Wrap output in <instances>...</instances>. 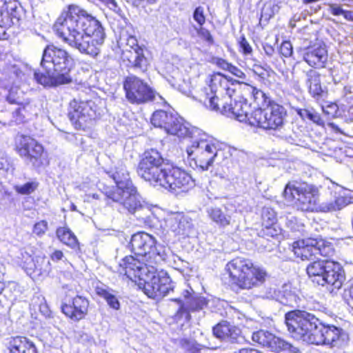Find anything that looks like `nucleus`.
Instances as JSON below:
<instances>
[{
  "label": "nucleus",
  "instance_id": "obj_12",
  "mask_svg": "<svg viewBox=\"0 0 353 353\" xmlns=\"http://www.w3.org/2000/svg\"><path fill=\"white\" fill-rule=\"evenodd\" d=\"M122 49V59L128 62V66L141 72L148 69V61L143 54V48L138 45L134 36L123 34L118 41Z\"/></svg>",
  "mask_w": 353,
  "mask_h": 353
},
{
  "label": "nucleus",
  "instance_id": "obj_40",
  "mask_svg": "<svg viewBox=\"0 0 353 353\" xmlns=\"http://www.w3.org/2000/svg\"><path fill=\"white\" fill-rule=\"evenodd\" d=\"M279 7L272 2L265 3L261 10V21H268L274 15L279 12Z\"/></svg>",
  "mask_w": 353,
  "mask_h": 353
},
{
  "label": "nucleus",
  "instance_id": "obj_27",
  "mask_svg": "<svg viewBox=\"0 0 353 353\" xmlns=\"http://www.w3.org/2000/svg\"><path fill=\"white\" fill-rule=\"evenodd\" d=\"M252 339L254 342L267 347L275 352H278V347H279L283 340L270 332L263 330L254 332Z\"/></svg>",
  "mask_w": 353,
  "mask_h": 353
},
{
  "label": "nucleus",
  "instance_id": "obj_9",
  "mask_svg": "<svg viewBox=\"0 0 353 353\" xmlns=\"http://www.w3.org/2000/svg\"><path fill=\"white\" fill-rule=\"evenodd\" d=\"M287 112L276 103H270L265 108H259L251 112L250 125L265 130H281L285 123Z\"/></svg>",
  "mask_w": 353,
  "mask_h": 353
},
{
  "label": "nucleus",
  "instance_id": "obj_54",
  "mask_svg": "<svg viewBox=\"0 0 353 353\" xmlns=\"http://www.w3.org/2000/svg\"><path fill=\"white\" fill-rule=\"evenodd\" d=\"M180 343L185 350L192 352V353L195 352L196 348L194 347V343L192 341L183 339L181 340Z\"/></svg>",
  "mask_w": 353,
  "mask_h": 353
},
{
  "label": "nucleus",
  "instance_id": "obj_61",
  "mask_svg": "<svg viewBox=\"0 0 353 353\" xmlns=\"http://www.w3.org/2000/svg\"><path fill=\"white\" fill-rule=\"evenodd\" d=\"M7 165V160L3 156L0 157V170L3 169Z\"/></svg>",
  "mask_w": 353,
  "mask_h": 353
},
{
  "label": "nucleus",
  "instance_id": "obj_50",
  "mask_svg": "<svg viewBox=\"0 0 353 353\" xmlns=\"http://www.w3.org/2000/svg\"><path fill=\"white\" fill-rule=\"evenodd\" d=\"M193 18L200 26L205 23V17L204 16V9L203 7L199 6L195 9Z\"/></svg>",
  "mask_w": 353,
  "mask_h": 353
},
{
  "label": "nucleus",
  "instance_id": "obj_31",
  "mask_svg": "<svg viewBox=\"0 0 353 353\" xmlns=\"http://www.w3.org/2000/svg\"><path fill=\"white\" fill-rule=\"evenodd\" d=\"M170 221L177 223V228L172 225L173 230L181 234H188L193 227L191 219L181 214H174L170 217Z\"/></svg>",
  "mask_w": 353,
  "mask_h": 353
},
{
  "label": "nucleus",
  "instance_id": "obj_56",
  "mask_svg": "<svg viewBox=\"0 0 353 353\" xmlns=\"http://www.w3.org/2000/svg\"><path fill=\"white\" fill-rule=\"evenodd\" d=\"M125 1H126V2H128L129 4L132 5V6L138 7L139 6H140V4L142 1H146L149 3H153L157 0H125Z\"/></svg>",
  "mask_w": 353,
  "mask_h": 353
},
{
  "label": "nucleus",
  "instance_id": "obj_24",
  "mask_svg": "<svg viewBox=\"0 0 353 353\" xmlns=\"http://www.w3.org/2000/svg\"><path fill=\"white\" fill-rule=\"evenodd\" d=\"M89 301L81 296H77L71 303L63 304L61 306L62 312L73 321H79L85 317L88 313Z\"/></svg>",
  "mask_w": 353,
  "mask_h": 353
},
{
  "label": "nucleus",
  "instance_id": "obj_10",
  "mask_svg": "<svg viewBox=\"0 0 353 353\" xmlns=\"http://www.w3.org/2000/svg\"><path fill=\"white\" fill-rule=\"evenodd\" d=\"M167 166L160 152L151 149L143 153L138 165L137 173L152 185L158 186Z\"/></svg>",
  "mask_w": 353,
  "mask_h": 353
},
{
  "label": "nucleus",
  "instance_id": "obj_46",
  "mask_svg": "<svg viewBox=\"0 0 353 353\" xmlns=\"http://www.w3.org/2000/svg\"><path fill=\"white\" fill-rule=\"evenodd\" d=\"M217 63L223 67L226 65L228 70L237 77L243 78L245 76L244 73L240 69H239L236 66L230 65L228 63H227L225 60L222 59H219Z\"/></svg>",
  "mask_w": 353,
  "mask_h": 353
},
{
  "label": "nucleus",
  "instance_id": "obj_36",
  "mask_svg": "<svg viewBox=\"0 0 353 353\" xmlns=\"http://www.w3.org/2000/svg\"><path fill=\"white\" fill-rule=\"evenodd\" d=\"M95 292L97 295L100 297L104 299L108 305L114 309L119 310L120 307V303L118 301L117 298L114 294H113L110 290L108 288H104L102 286H97L95 288Z\"/></svg>",
  "mask_w": 353,
  "mask_h": 353
},
{
  "label": "nucleus",
  "instance_id": "obj_37",
  "mask_svg": "<svg viewBox=\"0 0 353 353\" xmlns=\"http://www.w3.org/2000/svg\"><path fill=\"white\" fill-rule=\"evenodd\" d=\"M296 112L303 120H308L319 125H323L324 122L321 115L312 108H296Z\"/></svg>",
  "mask_w": 353,
  "mask_h": 353
},
{
  "label": "nucleus",
  "instance_id": "obj_34",
  "mask_svg": "<svg viewBox=\"0 0 353 353\" xmlns=\"http://www.w3.org/2000/svg\"><path fill=\"white\" fill-rule=\"evenodd\" d=\"M167 133L176 135L179 137L188 135L190 132V129L183 123L182 119L174 115L172 122L167 127Z\"/></svg>",
  "mask_w": 353,
  "mask_h": 353
},
{
  "label": "nucleus",
  "instance_id": "obj_16",
  "mask_svg": "<svg viewBox=\"0 0 353 353\" xmlns=\"http://www.w3.org/2000/svg\"><path fill=\"white\" fill-rule=\"evenodd\" d=\"M141 280L144 281L143 292L150 298L159 300L173 290V285L167 272H157L156 268L154 273L148 272Z\"/></svg>",
  "mask_w": 353,
  "mask_h": 353
},
{
  "label": "nucleus",
  "instance_id": "obj_14",
  "mask_svg": "<svg viewBox=\"0 0 353 353\" xmlns=\"http://www.w3.org/2000/svg\"><path fill=\"white\" fill-rule=\"evenodd\" d=\"M158 186L170 192H187L194 186V181L185 170L168 165Z\"/></svg>",
  "mask_w": 353,
  "mask_h": 353
},
{
  "label": "nucleus",
  "instance_id": "obj_64",
  "mask_svg": "<svg viewBox=\"0 0 353 353\" xmlns=\"http://www.w3.org/2000/svg\"><path fill=\"white\" fill-rule=\"evenodd\" d=\"M259 353H261V352H260L259 351Z\"/></svg>",
  "mask_w": 353,
  "mask_h": 353
},
{
  "label": "nucleus",
  "instance_id": "obj_59",
  "mask_svg": "<svg viewBox=\"0 0 353 353\" xmlns=\"http://www.w3.org/2000/svg\"><path fill=\"white\" fill-rule=\"evenodd\" d=\"M344 18L348 21H353V12L352 11H347L343 10V12L342 14Z\"/></svg>",
  "mask_w": 353,
  "mask_h": 353
},
{
  "label": "nucleus",
  "instance_id": "obj_51",
  "mask_svg": "<svg viewBox=\"0 0 353 353\" xmlns=\"http://www.w3.org/2000/svg\"><path fill=\"white\" fill-rule=\"evenodd\" d=\"M198 34L203 40H205L209 45L214 44V39L209 30L204 28H201L197 31Z\"/></svg>",
  "mask_w": 353,
  "mask_h": 353
},
{
  "label": "nucleus",
  "instance_id": "obj_11",
  "mask_svg": "<svg viewBox=\"0 0 353 353\" xmlns=\"http://www.w3.org/2000/svg\"><path fill=\"white\" fill-rule=\"evenodd\" d=\"M219 144L212 140L201 138L195 140L187 148L189 157H192L198 167L207 170L212 165L221 152Z\"/></svg>",
  "mask_w": 353,
  "mask_h": 353
},
{
  "label": "nucleus",
  "instance_id": "obj_3",
  "mask_svg": "<svg viewBox=\"0 0 353 353\" xmlns=\"http://www.w3.org/2000/svg\"><path fill=\"white\" fill-rule=\"evenodd\" d=\"M232 85L224 75L215 73L210 76L209 84L198 92L196 97L209 110L250 123V107L242 100L232 103L231 97L234 92Z\"/></svg>",
  "mask_w": 353,
  "mask_h": 353
},
{
  "label": "nucleus",
  "instance_id": "obj_29",
  "mask_svg": "<svg viewBox=\"0 0 353 353\" xmlns=\"http://www.w3.org/2000/svg\"><path fill=\"white\" fill-rule=\"evenodd\" d=\"M206 213L208 218L219 228H225L232 224L231 216L219 207H208Z\"/></svg>",
  "mask_w": 353,
  "mask_h": 353
},
{
  "label": "nucleus",
  "instance_id": "obj_1",
  "mask_svg": "<svg viewBox=\"0 0 353 353\" xmlns=\"http://www.w3.org/2000/svg\"><path fill=\"white\" fill-rule=\"evenodd\" d=\"M54 29L68 46L92 57L100 53L105 38L101 23L76 5H70L61 14Z\"/></svg>",
  "mask_w": 353,
  "mask_h": 353
},
{
  "label": "nucleus",
  "instance_id": "obj_30",
  "mask_svg": "<svg viewBox=\"0 0 353 353\" xmlns=\"http://www.w3.org/2000/svg\"><path fill=\"white\" fill-rule=\"evenodd\" d=\"M352 198L347 196H338L334 200L322 203L319 205V211L323 212L341 210L352 203Z\"/></svg>",
  "mask_w": 353,
  "mask_h": 353
},
{
  "label": "nucleus",
  "instance_id": "obj_19",
  "mask_svg": "<svg viewBox=\"0 0 353 353\" xmlns=\"http://www.w3.org/2000/svg\"><path fill=\"white\" fill-rule=\"evenodd\" d=\"M91 103L92 102H79L76 100L70 102L68 117L75 128L85 130L94 119L96 113Z\"/></svg>",
  "mask_w": 353,
  "mask_h": 353
},
{
  "label": "nucleus",
  "instance_id": "obj_6",
  "mask_svg": "<svg viewBox=\"0 0 353 353\" xmlns=\"http://www.w3.org/2000/svg\"><path fill=\"white\" fill-rule=\"evenodd\" d=\"M233 284L241 290H251L263 285L269 275L266 270L248 259L236 257L227 264Z\"/></svg>",
  "mask_w": 353,
  "mask_h": 353
},
{
  "label": "nucleus",
  "instance_id": "obj_32",
  "mask_svg": "<svg viewBox=\"0 0 353 353\" xmlns=\"http://www.w3.org/2000/svg\"><path fill=\"white\" fill-rule=\"evenodd\" d=\"M174 114L163 110H157L154 112L151 118V123L155 127L163 128L165 131L167 127L173 119Z\"/></svg>",
  "mask_w": 353,
  "mask_h": 353
},
{
  "label": "nucleus",
  "instance_id": "obj_38",
  "mask_svg": "<svg viewBox=\"0 0 353 353\" xmlns=\"http://www.w3.org/2000/svg\"><path fill=\"white\" fill-rule=\"evenodd\" d=\"M32 305L34 307H37L41 314L45 317L50 316L51 311L42 295L34 296L32 300Z\"/></svg>",
  "mask_w": 353,
  "mask_h": 353
},
{
  "label": "nucleus",
  "instance_id": "obj_4",
  "mask_svg": "<svg viewBox=\"0 0 353 353\" xmlns=\"http://www.w3.org/2000/svg\"><path fill=\"white\" fill-rule=\"evenodd\" d=\"M42 72H35L34 79L44 86H57L72 81L70 74L73 65L71 55L62 48L47 46L41 61Z\"/></svg>",
  "mask_w": 353,
  "mask_h": 353
},
{
  "label": "nucleus",
  "instance_id": "obj_39",
  "mask_svg": "<svg viewBox=\"0 0 353 353\" xmlns=\"http://www.w3.org/2000/svg\"><path fill=\"white\" fill-rule=\"evenodd\" d=\"M251 89L254 101L259 106L265 108L270 103H273L261 90L257 89L255 87H252Z\"/></svg>",
  "mask_w": 353,
  "mask_h": 353
},
{
  "label": "nucleus",
  "instance_id": "obj_23",
  "mask_svg": "<svg viewBox=\"0 0 353 353\" xmlns=\"http://www.w3.org/2000/svg\"><path fill=\"white\" fill-rule=\"evenodd\" d=\"M213 334L218 339L228 340L232 343L243 344L245 341L241 330L227 321H222L213 327Z\"/></svg>",
  "mask_w": 353,
  "mask_h": 353
},
{
  "label": "nucleus",
  "instance_id": "obj_44",
  "mask_svg": "<svg viewBox=\"0 0 353 353\" xmlns=\"http://www.w3.org/2000/svg\"><path fill=\"white\" fill-rule=\"evenodd\" d=\"M48 229V222L45 220H41L39 222H37L32 229V233L37 235V236H42L45 234L46 231Z\"/></svg>",
  "mask_w": 353,
  "mask_h": 353
},
{
  "label": "nucleus",
  "instance_id": "obj_13",
  "mask_svg": "<svg viewBox=\"0 0 353 353\" xmlns=\"http://www.w3.org/2000/svg\"><path fill=\"white\" fill-rule=\"evenodd\" d=\"M127 99L132 103L141 104L162 99L148 84L136 76L128 77L123 85Z\"/></svg>",
  "mask_w": 353,
  "mask_h": 353
},
{
  "label": "nucleus",
  "instance_id": "obj_28",
  "mask_svg": "<svg viewBox=\"0 0 353 353\" xmlns=\"http://www.w3.org/2000/svg\"><path fill=\"white\" fill-rule=\"evenodd\" d=\"M6 353H38L33 342L26 337L17 336L10 341Z\"/></svg>",
  "mask_w": 353,
  "mask_h": 353
},
{
  "label": "nucleus",
  "instance_id": "obj_62",
  "mask_svg": "<svg viewBox=\"0 0 353 353\" xmlns=\"http://www.w3.org/2000/svg\"><path fill=\"white\" fill-rule=\"evenodd\" d=\"M331 128L336 132H339V133H343L341 130L339 129V128L334 123H331L329 124Z\"/></svg>",
  "mask_w": 353,
  "mask_h": 353
},
{
  "label": "nucleus",
  "instance_id": "obj_33",
  "mask_svg": "<svg viewBox=\"0 0 353 353\" xmlns=\"http://www.w3.org/2000/svg\"><path fill=\"white\" fill-rule=\"evenodd\" d=\"M19 107L12 113V122L17 124L26 121L28 117L32 114L34 108L29 102H23L22 104H18Z\"/></svg>",
  "mask_w": 353,
  "mask_h": 353
},
{
  "label": "nucleus",
  "instance_id": "obj_47",
  "mask_svg": "<svg viewBox=\"0 0 353 353\" xmlns=\"http://www.w3.org/2000/svg\"><path fill=\"white\" fill-rule=\"evenodd\" d=\"M281 292V290H278L276 287H270L266 289L263 297L279 301Z\"/></svg>",
  "mask_w": 353,
  "mask_h": 353
},
{
  "label": "nucleus",
  "instance_id": "obj_42",
  "mask_svg": "<svg viewBox=\"0 0 353 353\" xmlns=\"http://www.w3.org/2000/svg\"><path fill=\"white\" fill-rule=\"evenodd\" d=\"M38 187V183L34 181L28 182L23 185L14 186L16 192L21 194H30L32 193Z\"/></svg>",
  "mask_w": 353,
  "mask_h": 353
},
{
  "label": "nucleus",
  "instance_id": "obj_58",
  "mask_svg": "<svg viewBox=\"0 0 353 353\" xmlns=\"http://www.w3.org/2000/svg\"><path fill=\"white\" fill-rule=\"evenodd\" d=\"M63 256V254L61 251L60 250H56L55 252H54L52 255H51V259L53 260V261H59V260H61Z\"/></svg>",
  "mask_w": 353,
  "mask_h": 353
},
{
  "label": "nucleus",
  "instance_id": "obj_17",
  "mask_svg": "<svg viewBox=\"0 0 353 353\" xmlns=\"http://www.w3.org/2000/svg\"><path fill=\"white\" fill-rule=\"evenodd\" d=\"M24 15L21 6L16 0H0V40L8 37L7 31L19 26Z\"/></svg>",
  "mask_w": 353,
  "mask_h": 353
},
{
  "label": "nucleus",
  "instance_id": "obj_7",
  "mask_svg": "<svg viewBox=\"0 0 353 353\" xmlns=\"http://www.w3.org/2000/svg\"><path fill=\"white\" fill-rule=\"evenodd\" d=\"M307 273L312 282L319 285H327L330 291L339 290L345 281L343 270L338 263L319 258L307 267Z\"/></svg>",
  "mask_w": 353,
  "mask_h": 353
},
{
  "label": "nucleus",
  "instance_id": "obj_5",
  "mask_svg": "<svg viewBox=\"0 0 353 353\" xmlns=\"http://www.w3.org/2000/svg\"><path fill=\"white\" fill-rule=\"evenodd\" d=\"M108 174L117 186L114 190L106 192L107 197L120 203L130 213L133 214L141 209L143 206L141 196L130 180L125 166L120 164Z\"/></svg>",
  "mask_w": 353,
  "mask_h": 353
},
{
  "label": "nucleus",
  "instance_id": "obj_53",
  "mask_svg": "<svg viewBox=\"0 0 353 353\" xmlns=\"http://www.w3.org/2000/svg\"><path fill=\"white\" fill-rule=\"evenodd\" d=\"M328 11L333 15L339 16L343 12V9L341 6L336 3H328Z\"/></svg>",
  "mask_w": 353,
  "mask_h": 353
},
{
  "label": "nucleus",
  "instance_id": "obj_22",
  "mask_svg": "<svg viewBox=\"0 0 353 353\" xmlns=\"http://www.w3.org/2000/svg\"><path fill=\"white\" fill-rule=\"evenodd\" d=\"M179 307L176 314L182 316L186 314V318L190 317V312L202 310L207 305L205 298L197 296L191 289V292L185 290L183 292L182 298L174 299Z\"/></svg>",
  "mask_w": 353,
  "mask_h": 353
},
{
  "label": "nucleus",
  "instance_id": "obj_52",
  "mask_svg": "<svg viewBox=\"0 0 353 353\" xmlns=\"http://www.w3.org/2000/svg\"><path fill=\"white\" fill-rule=\"evenodd\" d=\"M280 53L285 57H290L292 54V46L290 41H283L280 47Z\"/></svg>",
  "mask_w": 353,
  "mask_h": 353
},
{
  "label": "nucleus",
  "instance_id": "obj_8",
  "mask_svg": "<svg viewBox=\"0 0 353 353\" xmlns=\"http://www.w3.org/2000/svg\"><path fill=\"white\" fill-rule=\"evenodd\" d=\"M283 194L289 201L296 199L299 207L303 211L319 210V190L313 184L289 182L285 185Z\"/></svg>",
  "mask_w": 353,
  "mask_h": 353
},
{
  "label": "nucleus",
  "instance_id": "obj_60",
  "mask_svg": "<svg viewBox=\"0 0 353 353\" xmlns=\"http://www.w3.org/2000/svg\"><path fill=\"white\" fill-rule=\"evenodd\" d=\"M104 3L107 4L111 8H115L117 7V3L114 0H100Z\"/></svg>",
  "mask_w": 353,
  "mask_h": 353
},
{
  "label": "nucleus",
  "instance_id": "obj_35",
  "mask_svg": "<svg viewBox=\"0 0 353 353\" xmlns=\"http://www.w3.org/2000/svg\"><path fill=\"white\" fill-rule=\"evenodd\" d=\"M56 234L57 238L63 243L73 249L78 248L79 243L77 239L68 228L64 227L59 228L57 230Z\"/></svg>",
  "mask_w": 353,
  "mask_h": 353
},
{
  "label": "nucleus",
  "instance_id": "obj_45",
  "mask_svg": "<svg viewBox=\"0 0 353 353\" xmlns=\"http://www.w3.org/2000/svg\"><path fill=\"white\" fill-rule=\"evenodd\" d=\"M262 218L267 225H272L276 220V214L272 209L265 208L262 211Z\"/></svg>",
  "mask_w": 353,
  "mask_h": 353
},
{
  "label": "nucleus",
  "instance_id": "obj_55",
  "mask_svg": "<svg viewBox=\"0 0 353 353\" xmlns=\"http://www.w3.org/2000/svg\"><path fill=\"white\" fill-rule=\"evenodd\" d=\"M254 73L263 78L266 74V70L260 65L254 64L252 69Z\"/></svg>",
  "mask_w": 353,
  "mask_h": 353
},
{
  "label": "nucleus",
  "instance_id": "obj_15",
  "mask_svg": "<svg viewBox=\"0 0 353 353\" xmlns=\"http://www.w3.org/2000/svg\"><path fill=\"white\" fill-rule=\"evenodd\" d=\"M292 250L294 254L303 261H312L318 259V256L328 257L332 255L333 250L323 239H307L293 243Z\"/></svg>",
  "mask_w": 353,
  "mask_h": 353
},
{
  "label": "nucleus",
  "instance_id": "obj_20",
  "mask_svg": "<svg viewBox=\"0 0 353 353\" xmlns=\"http://www.w3.org/2000/svg\"><path fill=\"white\" fill-rule=\"evenodd\" d=\"M156 243L155 239L152 235L142 232L132 236L129 247L135 255L141 257L148 256L149 259L154 258L155 260L157 257L161 259L162 257L155 246Z\"/></svg>",
  "mask_w": 353,
  "mask_h": 353
},
{
  "label": "nucleus",
  "instance_id": "obj_57",
  "mask_svg": "<svg viewBox=\"0 0 353 353\" xmlns=\"http://www.w3.org/2000/svg\"><path fill=\"white\" fill-rule=\"evenodd\" d=\"M263 50H264L265 54L269 57L272 56L274 52V48L271 45H269V44L264 45Z\"/></svg>",
  "mask_w": 353,
  "mask_h": 353
},
{
  "label": "nucleus",
  "instance_id": "obj_26",
  "mask_svg": "<svg viewBox=\"0 0 353 353\" xmlns=\"http://www.w3.org/2000/svg\"><path fill=\"white\" fill-rule=\"evenodd\" d=\"M306 85L310 96L316 101H319L327 96L326 88L321 86V74L314 70H310L306 73Z\"/></svg>",
  "mask_w": 353,
  "mask_h": 353
},
{
  "label": "nucleus",
  "instance_id": "obj_2",
  "mask_svg": "<svg viewBox=\"0 0 353 353\" xmlns=\"http://www.w3.org/2000/svg\"><path fill=\"white\" fill-rule=\"evenodd\" d=\"M285 322L293 338L307 343L341 347L348 338L341 328L325 325L313 314L306 311L287 312Z\"/></svg>",
  "mask_w": 353,
  "mask_h": 353
},
{
  "label": "nucleus",
  "instance_id": "obj_18",
  "mask_svg": "<svg viewBox=\"0 0 353 353\" xmlns=\"http://www.w3.org/2000/svg\"><path fill=\"white\" fill-rule=\"evenodd\" d=\"M19 154L28 164L34 168H40L46 162L43 148L35 139L28 136H19L17 141Z\"/></svg>",
  "mask_w": 353,
  "mask_h": 353
},
{
  "label": "nucleus",
  "instance_id": "obj_25",
  "mask_svg": "<svg viewBox=\"0 0 353 353\" xmlns=\"http://www.w3.org/2000/svg\"><path fill=\"white\" fill-rule=\"evenodd\" d=\"M304 61L311 67L322 68L327 59V52L323 45H314L305 49Z\"/></svg>",
  "mask_w": 353,
  "mask_h": 353
},
{
  "label": "nucleus",
  "instance_id": "obj_49",
  "mask_svg": "<svg viewBox=\"0 0 353 353\" xmlns=\"http://www.w3.org/2000/svg\"><path fill=\"white\" fill-rule=\"evenodd\" d=\"M281 351L288 352L289 353H297L299 352V349L283 339L279 347H278V352Z\"/></svg>",
  "mask_w": 353,
  "mask_h": 353
},
{
  "label": "nucleus",
  "instance_id": "obj_43",
  "mask_svg": "<svg viewBox=\"0 0 353 353\" xmlns=\"http://www.w3.org/2000/svg\"><path fill=\"white\" fill-rule=\"evenodd\" d=\"M296 301V296L290 291L283 290L281 292L279 301L285 305H292Z\"/></svg>",
  "mask_w": 353,
  "mask_h": 353
},
{
  "label": "nucleus",
  "instance_id": "obj_48",
  "mask_svg": "<svg viewBox=\"0 0 353 353\" xmlns=\"http://www.w3.org/2000/svg\"><path fill=\"white\" fill-rule=\"evenodd\" d=\"M239 43L240 46L241 51L245 55H250L252 52V48L245 37L241 36L239 39Z\"/></svg>",
  "mask_w": 353,
  "mask_h": 353
},
{
  "label": "nucleus",
  "instance_id": "obj_63",
  "mask_svg": "<svg viewBox=\"0 0 353 353\" xmlns=\"http://www.w3.org/2000/svg\"><path fill=\"white\" fill-rule=\"evenodd\" d=\"M348 294H349L350 299H352V301H353V285L349 288Z\"/></svg>",
  "mask_w": 353,
  "mask_h": 353
},
{
  "label": "nucleus",
  "instance_id": "obj_21",
  "mask_svg": "<svg viewBox=\"0 0 353 353\" xmlns=\"http://www.w3.org/2000/svg\"><path fill=\"white\" fill-rule=\"evenodd\" d=\"M155 267L148 263L141 262L139 259H135L132 256H125L119 263L118 272L126 275L131 280L134 279H141L149 273H154Z\"/></svg>",
  "mask_w": 353,
  "mask_h": 353
},
{
  "label": "nucleus",
  "instance_id": "obj_41",
  "mask_svg": "<svg viewBox=\"0 0 353 353\" xmlns=\"http://www.w3.org/2000/svg\"><path fill=\"white\" fill-rule=\"evenodd\" d=\"M7 101L10 103L22 104L24 102L23 92L19 88H12L7 96Z\"/></svg>",
  "mask_w": 353,
  "mask_h": 353
}]
</instances>
